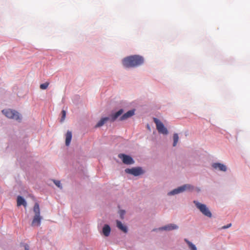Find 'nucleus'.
<instances>
[{
	"mask_svg": "<svg viewBox=\"0 0 250 250\" xmlns=\"http://www.w3.org/2000/svg\"><path fill=\"white\" fill-rule=\"evenodd\" d=\"M193 189V187L188 184H186L185 185H183V186L178 187V188L173 189V190L171 191L170 192L168 193V195H175L176 194L180 193L181 192H183V191L186 190H190Z\"/></svg>",
	"mask_w": 250,
	"mask_h": 250,
	"instance_id": "39448f33",
	"label": "nucleus"
},
{
	"mask_svg": "<svg viewBox=\"0 0 250 250\" xmlns=\"http://www.w3.org/2000/svg\"><path fill=\"white\" fill-rule=\"evenodd\" d=\"M153 121L156 124V128L159 133L164 135H167L168 134V131L167 128L160 120L157 118H154Z\"/></svg>",
	"mask_w": 250,
	"mask_h": 250,
	"instance_id": "20e7f679",
	"label": "nucleus"
},
{
	"mask_svg": "<svg viewBox=\"0 0 250 250\" xmlns=\"http://www.w3.org/2000/svg\"><path fill=\"white\" fill-rule=\"evenodd\" d=\"M144 58L139 55H133L125 58L123 60L124 66L127 68L137 67L144 63Z\"/></svg>",
	"mask_w": 250,
	"mask_h": 250,
	"instance_id": "f257e3e1",
	"label": "nucleus"
},
{
	"mask_svg": "<svg viewBox=\"0 0 250 250\" xmlns=\"http://www.w3.org/2000/svg\"><path fill=\"white\" fill-rule=\"evenodd\" d=\"M54 183L58 188H62V187L61 186V182L60 181L54 180Z\"/></svg>",
	"mask_w": 250,
	"mask_h": 250,
	"instance_id": "5701e85b",
	"label": "nucleus"
},
{
	"mask_svg": "<svg viewBox=\"0 0 250 250\" xmlns=\"http://www.w3.org/2000/svg\"><path fill=\"white\" fill-rule=\"evenodd\" d=\"M49 84V83L48 82H45L43 83L40 84V87L41 89L44 90V89H46L48 87Z\"/></svg>",
	"mask_w": 250,
	"mask_h": 250,
	"instance_id": "412c9836",
	"label": "nucleus"
},
{
	"mask_svg": "<svg viewBox=\"0 0 250 250\" xmlns=\"http://www.w3.org/2000/svg\"><path fill=\"white\" fill-rule=\"evenodd\" d=\"M185 241L188 245V247L190 249V250H197L196 247L191 242L189 241L187 239H185Z\"/></svg>",
	"mask_w": 250,
	"mask_h": 250,
	"instance_id": "6ab92c4d",
	"label": "nucleus"
},
{
	"mask_svg": "<svg viewBox=\"0 0 250 250\" xmlns=\"http://www.w3.org/2000/svg\"><path fill=\"white\" fill-rule=\"evenodd\" d=\"M2 112L8 118L14 119L19 122L21 120L19 113L15 110L8 109L3 110Z\"/></svg>",
	"mask_w": 250,
	"mask_h": 250,
	"instance_id": "7ed1b4c3",
	"label": "nucleus"
},
{
	"mask_svg": "<svg viewBox=\"0 0 250 250\" xmlns=\"http://www.w3.org/2000/svg\"><path fill=\"white\" fill-rule=\"evenodd\" d=\"M24 247L25 250H29V246L27 244H25Z\"/></svg>",
	"mask_w": 250,
	"mask_h": 250,
	"instance_id": "393cba45",
	"label": "nucleus"
},
{
	"mask_svg": "<svg viewBox=\"0 0 250 250\" xmlns=\"http://www.w3.org/2000/svg\"><path fill=\"white\" fill-rule=\"evenodd\" d=\"M110 228L109 225H105L103 229V233L105 236H109L110 232Z\"/></svg>",
	"mask_w": 250,
	"mask_h": 250,
	"instance_id": "2eb2a0df",
	"label": "nucleus"
},
{
	"mask_svg": "<svg viewBox=\"0 0 250 250\" xmlns=\"http://www.w3.org/2000/svg\"><path fill=\"white\" fill-rule=\"evenodd\" d=\"M117 227L122 230L123 232L126 233L127 231V228L125 226H124L121 221L117 220L116 221Z\"/></svg>",
	"mask_w": 250,
	"mask_h": 250,
	"instance_id": "ddd939ff",
	"label": "nucleus"
},
{
	"mask_svg": "<svg viewBox=\"0 0 250 250\" xmlns=\"http://www.w3.org/2000/svg\"><path fill=\"white\" fill-rule=\"evenodd\" d=\"M179 137L177 133H174L173 134V146H175L178 142Z\"/></svg>",
	"mask_w": 250,
	"mask_h": 250,
	"instance_id": "aec40b11",
	"label": "nucleus"
},
{
	"mask_svg": "<svg viewBox=\"0 0 250 250\" xmlns=\"http://www.w3.org/2000/svg\"><path fill=\"white\" fill-rule=\"evenodd\" d=\"M33 211L35 213V215L40 216V210L39 208V205L36 203L34 207Z\"/></svg>",
	"mask_w": 250,
	"mask_h": 250,
	"instance_id": "a211bd4d",
	"label": "nucleus"
},
{
	"mask_svg": "<svg viewBox=\"0 0 250 250\" xmlns=\"http://www.w3.org/2000/svg\"><path fill=\"white\" fill-rule=\"evenodd\" d=\"M125 171L127 173L131 174L135 176H137L144 173L145 171L141 167H133L132 168H126Z\"/></svg>",
	"mask_w": 250,
	"mask_h": 250,
	"instance_id": "423d86ee",
	"label": "nucleus"
},
{
	"mask_svg": "<svg viewBox=\"0 0 250 250\" xmlns=\"http://www.w3.org/2000/svg\"><path fill=\"white\" fill-rule=\"evenodd\" d=\"M120 215L121 216V218H123V216L124 215V214L125 213V212L124 210H121L120 211Z\"/></svg>",
	"mask_w": 250,
	"mask_h": 250,
	"instance_id": "a878e982",
	"label": "nucleus"
},
{
	"mask_svg": "<svg viewBox=\"0 0 250 250\" xmlns=\"http://www.w3.org/2000/svg\"><path fill=\"white\" fill-rule=\"evenodd\" d=\"M212 167L215 169H218L220 171H226L227 170V167L224 164L216 163L212 164Z\"/></svg>",
	"mask_w": 250,
	"mask_h": 250,
	"instance_id": "9d476101",
	"label": "nucleus"
},
{
	"mask_svg": "<svg viewBox=\"0 0 250 250\" xmlns=\"http://www.w3.org/2000/svg\"><path fill=\"white\" fill-rule=\"evenodd\" d=\"M231 226V224H229L228 225H227V226H224L222 227V229H227V228H229Z\"/></svg>",
	"mask_w": 250,
	"mask_h": 250,
	"instance_id": "b1692460",
	"label": "nucleus"
},
{
	"mask_svg": "<svg viewBox=\"0 0 250 250\" xmlns=\"http://www.w3.org/2000/svg\"><path fill=\"white\" fill-rule=\"evenodd\" d=\"M72 139V133L68 131L66 134L65 145L66 146H69Z\"/></svg>",
	"mask_w": 250,
	"mask_h": 250,
	"instance_id": "4468645a",
	"label": "nucleus"
},
{
	"mask_svg": "<svg viewBox=\"0 0 250 250\" xmlns=\"http://www.w3.org/2000/svg\"><path fill=\"white\" fill-rule=\"evenodd\" d=\"M65 116H66V112L65 110H62V118H61V122H63L64 119H65Z\"/></svg>",
	"mask_w": 250,
	"mask_h": 250,
	"instance_id": "4be33fe9",
	"label": "nucleus"
},
{
	"mask_svg": "<svg viewBox=\"0 0 250 250\" xmlns=\"http://www.w3.org/2000/svg\"><path fill=\"white\" fill-rule=\"evenodd\" d=\"M109 118L108 117H104L102 118L97 124L96 125V127H101L107 121H108Z\"/></svg>",
	"mask_w": 250,
	"mask_h": 250,
	"instance_id": "f3484780",
	"label": "nucleus"
},
{
	"mask_svg": "<svg viewBox=\"0 0 250 250\" xmlns=\"http://www.w3.org/2000/svg\"><path fill=\"white\" fill-rule=\"evenodd\" d=\"M23 205L24 207L26 206V202L21 196H19L17 197V206H20Z\"/></svg>",
	"mask_w": 250,
	"mask_h": 250,
	"instance_id": "dca6fc26",
	"label": "nucleus"
},
{
	"mask_svg": "<svg viewBox=\"0 0 250 250\" xmlns=\"http://www.w3.org/2000/svg\"><path fill=\"white\" fill-rule=\"evenodd\" d=\"M119 158L122 160L123 162L126 165L133 164L134 163L133 159L129 156L124 154H119L118 155Z\"/></svg>",
	"mask_w": 250,
	"mask_h": 250,
	"instance_id": "0eeeda50",
	"label": "nucleus"
},
{
	"mask_svg": "<svg viewBox=\"0 0 250 250\" xmlns=\"http://www.w3.org/2000/svg\"><path fill=\"white\" fill-rule=\"evenodd\" d=\"M178 228V227L174 224H168L164 227L160 228L159 229V230H166V231H169L173 229H176Z\"/></svg>",
	"mask_w": 250,
	"mask_h": 250,
	"instance_id": "6e6552de",
	"label": "nucleus"
},
{
	"mask_svg": "<svg viewBox=\"0 0 250 250\" xmlns=\"http://www.w3.org/2000/svg\"><path fill=\"white\" fill-rule=\"evenodd\" d=\"M123 109H121L115 113L112 114L111 115V121H114L118 117H119L123 113Z\"/></svg>",
	"mask_w": 250,
	"mask_h": 250,
	"instance_id": "f8f14e48",
	"label": "nucleus"
},
{
	"mask_svg": "<svg viewBox=\"0 0 250 250\" xmlns=\"http://www.w3.org/2000/svg\"><path fill=\"white\" fill-rule=\"evenodd\" d=\"M42 217L41 216L35 215L32 222V226H39L41 224Z\"/></svg>",
	"mask_w": 250,
	"mask_h": 250,
	"instance_id": "9b49d317",
	"label": "nucleus"
},
{
	"mask_svg": "<svg viewBox=\"0 0 250 250\" xmlns=\"http://www.w3.org/2000/svg\"><path fill=\"white\" fill-rule=\"evenodd\" d=\"M135 110H130L126 113L124 114L120 118V120L124 121L127 119L128 118L132 117L134 115Z\"/></svg>",
	"mask_w": 250,
	"mask_h": 250,
	"instance_id": "1a4fd4ad",
	"label": "nucleus"
},
{
	"mask_svg": "<svg viewBox=\"0 0 250 250\" xmlns=\"http://www.w3.org/2000/svg\"><path fill=\"white\" fill-rule=\"evenodd\" d=\"M193 203L203 215L209 218L211 217L212 214L206 205L200 203L197 201H194Z\"/></svg>",
	"mask_w": 250,
	"mask_h": 250,
	"instance_id": "f03ea898",
	"label": "nucleus"
}]
</instances>
